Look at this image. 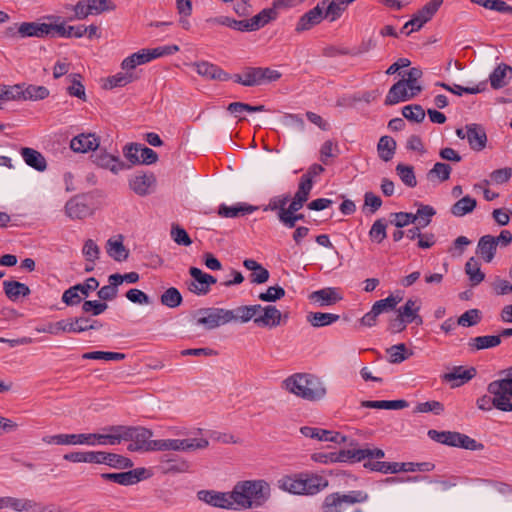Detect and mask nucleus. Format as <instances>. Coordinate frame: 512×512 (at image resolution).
Masks as SVG:
<instances>
[{
	"label": "nucleus",
	"mask_w": 512,
	"mask_h": 512,
	"mask_svg": "<svg viewBox=\"0 0 512 512\" xmlns=\"http://www.w3.org/2000/svg\"><path fill=\"white\" fill-rule=\"evenodd\" d=\"M512 76V67L505 64L500 63L490 74L489 81L490 85L493 89H500L507 85V78H511Z\"/></svg>",
	"instance_id": "72a5a7b5"
},
{
	"label": "nucleus",
	"mask_w": 512,
	"mask_h": 512,
	"mask_svg": "<svg viewBox=\"0 0 512 512\" xmlns=\"http://www.w3.org/2000/svg\"><path fill=\"white\" fill-rule=\"evenodd\" d=\"M125 357L126 355L124 353L109 351H92L86 352L82 355L83 359L106 361H121L125 359Z\"/></svg>",
	"instance_id": "4d7b16f0"
},
{
	"label": "nucleus",
	"mask_w": 512,
	"mask_h": 512,
	"mask_svg": "<svg viewBox=\"0 0 512 512\" xmlns=\"http://www.w3.org/2000/svg\"><path fill=\"white\" fill-rule=\"evenodd\" d=\"M309 300L318 304L320 307H328L336 304L342 300L341 294L337 288L326 287L320 290L313 291L309 295Z\"/></svg>",
	"instance_id": "a211bd4d"
},
{
	"label": "nucleus",
	"mask_w": 512,
	"mask_h": 512,
	"mask_svg": "<svg viewBox=\"0 0 512 512\" xmlns=\"http://www.w3.org/2000/svg\"><path fill=\"white\" fill-rule=\"evenodd\" d=\"M71 332L82 333L88 330H98L102 328V323L91 316L83 313L81 316L71 317Z\"/></svg>",
	"instance_id": "c756f323"
},
{
	"label": "nucleus",
	"mask_w": 512,
	"mask_h": 512,
	"mask_svg": "<svg viewBox=\"0 0 512 512\" xmlns=\"http://www.w3.org/2000/svg\"><path fill=\"white\" fill-rule=\"evenodd\" d=\"M99 138L94 133H82L73 137L70 148L77 153L95 151L99 147Z\"/></svg>",
	"instance_id": "f3484780"
},
{
	"label": "nucleus",
	"mask_w": 512,
	"mask_h": 512,
	"mask_svg": "<svg viewBox=\"0 0 512 512\" xmlns=\"http://www.w3.org/2000/svg\"><path fill=\"white\" fill-rule=\"evenodd\" d=\"M21 38H44L49 35V26L47 23L22 22L20 23Z\"/></svg>",
	"instance_id": "473e14b6"
},
{
	"label": "nucleus",
	"mask_w": 512,
	"mask_h": 512,
	"mask_svg": "<svg viewBox=\"0 0 512 512\" xmlns=\"http://www.w3.org/2000/svg\"><path fill=\"white\" fill-rule=\"evenodd\" d=\"M300 432L305 437L317 439L320 441H329L335 443L345 441V437L338 432H333L330 430L320 429L316 427L303 426L300 428Z\"/></svg>",
	"instance_id": "aec40b11"
},
{
	"label": "nucleus",
	"mask_w": 512,
	"mask_h": 512,
	"mask_svg": "<svg viewBox=\"0 0 512 512\" xmlns=\"http://www.w3.org/2000/svg\"><path fill=\"white\" fill-rule=\"evenodd\" d=\"M428 436L430 439L445 444L452 447H458V438H459V432H452V431H437V430H429Z\"/></svg>",
	"instance_id": "a19ab883"
},
{
	"label": "nucleus",
	"mask_w": 512,
	"mask_h": 512,
	"mask_svg": "<svg viewBox=\"0 0 512 512\" xmlns=\"http://www.w3.org/2000/svg\"><path fill=\"white\" fill-rule=\"evenodd\" d=\"M47 444L56 445H88L87 433L80 434H57L43 438Z\"/></svg>",
	"instance_id": "b1692460"
},
{
	"label": "nucleus",
	"mask_w": 512,
	"mask_h": 512,
	"mask_svg": "<svg viewBox=\"0 0 512 512\" xmlns=\"http://www.w3.org/2000/svg\"><path fill=\"white\" fill-rule=\"evenodd\" d=\"M340 319L338 314L325 313V312H309L307 313L306 320L314 328L326 327Z\"/></svg>",
	"instance_id": "f704fd0d"
},
{
	"label": "nucleus",
	"mask_w": 512,
	"mask_h": 512,
	"mask_svg": "<svg viewBox=\"0 0 512 512\" xmlns=\"http://www.w3.org/2000/svg\"><path fill=\"white\" fill-rule=\"evenodd\" d=\"M387 221L384 218L377 219L370 228L369 237L376 243H381L387 237Z\"/></svg>",
	"instance_id": "680f3d73"
},
{
	"label": "nucleus",
	"mask_w": 512,
	"mask_h": 512,
	"mask_svg": "<svg viewBox=\"0 0 512 512\" xmlns=\"http://www.w3.org/2000/svg\"><path fill=\"white\" fill-rule=\"evenodd\" d=\"M258 311L256 306L242 305L237 308L230 310L232 313V322L247 323L249 321L254 322L255 312Z\"/></svg>",
	"instance_id": "49530a36"
},
{
	"label": "nucleus",
	"mask_w": 512,
	"mask_h": 512,
	"mask_svg": "<svg viewBox=\"0 0 512 512\" xmlns=\"http://www.w3.org/2000/svg\"><path fill=\"white\" fill-rule=\"evenodd\" d=\"M104 464L115 469H126L133 467L131 459L119 454L105 452Z\"/></svg>",
	"instance_id": "13d9d810"
},
{
	"label": "nucleus",
	"mask_w": 512,
	"mask_h": 512,
	"mask_svg": "<svg viewBox=\"0 0 512 512\" xmlns=\"http://www.w3.org/2000/svg\"><path fill=\"white\" fill-rule=\"evenodd\" d=\"M443 0H431L420 9L410 21L401 29V32L410 35L413 31L419 30L427 23L442 5Z\"/></svg>",
	"instance_id": "6e6552de"
},
{
	"label": "nucleus",
	"mask_w": 512,
	"mask_h": 512,
	"mask_svg": "<svg viewBox=\"0 0 512 512\" xmlns=\"http://www.w3.org/2000/svg\"><path fill=\"white\" fill-rule=\"evenodd\" d=\"M258 311L254 315V324L258 327L274 328L281 324L282 313L274 305L254 304Z\"/></svg>",
	"instance_id": "f8f14e48"
},
{
	"label": "nucleus",
	"mask_w": 512,
	"mask_h": 512,
	"mask_svg": "<svg viewBox=\"0 0 512 512\" xmlns=\"http://www.w3.org/2000/svg\"><path fill=\"white\" fill-rule=\"evenodd\" d=\"M466 139L470 148L475 151H481L485 148L487 136L484 128L476 123L466 125Z\"/></svg>",
	"instance_id": "6ab92c4d"
},
{
	"label": "nucleus",
	"mask_w": 512,
	"mask_h": 512,
	"mask_svg": "<svg viewBox=\"0 0 512 512\" xmlns=\"http://www.w3.org/2000/svg\"><path fill=\"white\" fill-rule=\"evenodd\" d=\"M115 8L116 5L111 0H80L75 5L66 6V9L74 12V15L68 18L70 21L84 20L89 15H99Z\"/></svg>",
	"instance_id": "39448f33"
},
{
	"label": "nucleus",
	"mask_w": 512,
	"mask_h": 512,
	"mask_svg": "<svg viewBox=\"0 0 512 512\" xmlns=\"http://www.w3.org/2000/svg\"><path fill=\"white\" fill-rule=\"evenodd\" d=\"M361 406L373 409L399 410L408 407L406 400H365L361 402Z\"/></svg>",
	"instance_id": "4c0bfd02"
},
{
	"label": "nucleus",
	"mask_w": 512,
	"mask_h": 512,
	"mask_svg": "<svg viewBox=\"0 0 512 512\" xmlns=\"http://www.w3.org/2000/svg\"><path fill=\"white\" fill-rule=\"evenodd\" d=\"M475 4L483 6L486 9L512 16V6L503 0H475Z\"/></svg>",
	"instance_id": "052dcab7"
},
{
	"label": "nucleus",
	"mask_w": 512,
	"mask_h": 512,
	"mask_svg": "<svg viewBox=\"0 0 512 512\" xmlns=\"http://www.w3.org/2000/svg\"><path fill=\"white\" fill-rule=\"evenodd\" d=\"M65 214L70 219H84L92 214L91 208L86 203L83 196L77 195L67 201L65 205Z\"/></svg>",
	"instance_id": "dca6fc26"
},
{
	"label": "nucleus",
	"mask_w": 512,
	"mask_h": 512,
	"mask_svg": "<svg viewBox=\"0 0 512 512\" xmlns=\"http://www.w3.org/2000/svg\"><path fill=\"white\" fill-rule=\"evenodd\" d=\"M477 202L471 196H464L454 203L451 207V213L456 217H463L471 213L476 208Z\"/></svg>",
	"instance_id": "37998d69"
},
{
	"label": "nucleus",
	"mask_w": 512,
	"mask_h": 512,
	"mask_svg": "<svg viewBox=\"0 0 512 512\" xmlns=\"http://www.w3.org/2000/svg\"><path fill=\"white\" fill-rule=\"evenodd\" d=\"M277 17V12L274 9H263L257 15L249 19L251 31L259 30L268 24L271 20Z\"/></svg>",
	"instance_id": "c03bdc74"
},
{
	"label": "nucleus",
	"mask_w": 512,
	"mask_h": 512,
	"mask_svg": "<svg viewBox=\"0 0 512 512\" xmlns=\"http://www.w3.org/2000/svg\"><path fill=\"white\" fill-rule=\"evenodd\" d=\"M282 387L289 393L310 402L325 398L327 388L325 383L316 375L310 373H295L282 382Z\"/></svg>",
	"instance_id": "f03ea898"
},
{
	"label": "nucleus",
	"mask_w": 512,
	"mask_h": 512,
	"mask_svg": "<svg viewBox=\"0 0 512 512\" xmlns=\"http://www.w3.org/2000/svg\"><path fill=\"white\" fill-rule=\"evenodd\" d=\"M487 391L497 397L499 411L512 412V385L497 379L488 384Z\"/></svg>",
	"instance_id": "9b49d317"
},
{
	"label": "nucleus",
	"mask_w": 512,
	"mask_h": 512,
	"mask_svg": "<svg viewBox=\"0 0 512 512\" xmlns=\"http://www.w3.org/2000/svg\"><path fill=\"white\" fill-rule=\"evenodd\" d=\"M497 242L492 235L482 236L477 245L476 253L486 262L490 263L496 253Z\"/></svg>",
	"instance_id": "2f4dec72"
},
{
	"label": "nucleus",
	"mask_w": 512,
	"mask_h": 512,
	"mask_svg": "<svg viewBox=\"0 0 512 512\" xmlns=\"http://www.w3.org/2000/svg\"><path fill=\"white\" fill-rule=\"evenodd\" d=\"M116 429H118V425L106 428L107 434L87 433L88 446L120 444L119 431L116 432Z\"/></svg>",
	"instance_id": "a878e982"
},
{
	"label": "nucleus",
	"mask_w": 512,
	"mask_h": 512,
	"mask_svg": "<svg viewBox=\"0 0 512 512\" xmlns=\"http://www.w3.org/2000/svg\"><path fill=\"white\" fill-rule=\"evenodd\" d=\"M377 150L379 157L383 161L388 162L393 158L395 154L396 141L390 136H382L379 139Z\"/></svg>",
	"instance_id": "79ce46f5"
},
{
	"label": "nucleus",
	"mask_w": 512,
	"mask_h": 512,
	"mask_svg": "<svg viewBox=\"0 0 512 512\" xmlns=\"http://www.w3.org/2000/svg\"><path fill=\"white\" fill-rule=\"evenodd\" d=\"M465 272L473 286L480 284L485 278V274L480 269L479 262L474 257H471L466 262Z\"/></svg>",
	"instance_id": "09e8293b"
},
{
	"label": "nucleus",
	"mask_w": 512,
	"mask_h": 512,
	"mask_svg": "<svg viewBox=\"0 0 512 512\" xmlns=\"http://www.w3.org/2000/svg\"><path fill=\"white\" fill-rule=\"evenodd\" d=\"M279 487L292 494L304 495L302 474L298 476H285L279 480Z\"/></svg>",
	"instance_id": "58836bf2"
},
{
	"label": "nucleus",
	"mask_w": 512,
	"mask_h": 512,
	"mask_svg": "<svg viewBox=\"0 0 512 512\" xmlns=\"http://www.w3.org/2000/svg\"><path fill=\"white\" fill-rule=\"evenodd\" d=\"M196 71L199 75L211 80L228 81L231 79L230 74L219 66L205 61L196 64Z\"/></svg>",
	"instance_id": "bb28decb"
},
{
	"label": "nucleus",
	"mask_w": 512,
	"mask_h": 512,
	"mask_svg": "<svg viewBox=\"0 0 512 512\" xmlns=\"http://www.w3.org/2000/svg\"><path fill=\"white\" fill-rule=\"evenodd\" d=\"M367 500L368 494L361 490H352L348 493L334 492L325 496L321 510L322 512H344L347 507Z\"/></svg>",
	"instance_id": "20e7f679"
},
{
	"label": "nucleus",
	"mask_w": 512,
	"mask_h": 512,
	"mask_svg": "<svg viewBox=\"0 0 512 512\" xmlns=\"http://www.w3.org/2000/svg\"><path fill=\"white\" fill-rule=\"evenodd\" d=\"M362 449H348L341 450L337 453H332V460L336 462H360L364 460Z\"/></svg>",
	"instance_id": "864d4df0"
},
{
	"label": "nucleus",
	"mask_w": 512,
	"mask_h": 512,
	"mask_svg": "<svg viewBox=\"0 0 512 512\" xmlns=\"http://www.w3.org/2000/svg\"><path fill=\"white\" fill-rule=\"evenodd\" d=\"M501 343V338L498 335H485V336H477L472 338L469 342V345L475 350H482L493 348Z\"/></svg>",
	"instance_id": "de8ad7c7"
},
{
	"label": "nucleus",
	"mask_w": 512,
	"mask_h": 512,
	"mask_svg": "<svg viewBox=\"0 0 512 512\" xmlns=\"http://www.w3.org/2000/svg\"><path fill=\"white\" fill-rule=\"evenodd\" d=\"M49 90L44 86L29 85L23 88L24 100H42L48 97Z\"/></svg>",
	"instance_id": "338daca9"
},
{
	"label": "nucleus",
	"mask_w": 512,
	"mask_h": 512,
	"mask_svg": "<svg viewBox=\"0 0 512 512\" xmlns=\"http://www.w3.org/2000/svg\"><path fill=\"white\" fill-rule=\"evenodd\" d=\"M33 507L34 500L32 499L7 496L6 509H11L15 512H30Z\"/></svg>",
	"instance_id": "5fc2aeb1"
},
{
	"label": "nucleus",
	"mask_w": 512,
	"mask_h": 512,
	"mask_svg": "<svg viewBox=\"0 0 512 512\" xmlns=\"http://www.w3.org/2000/svg\"><path fill=\"white\" fill-rule=\"evenodd\" d=\"M196 315L197 325H202L208 330L232 322V313L229 309L224 308H201L197 311Z\"/></svg>",
	"instance_id": "423d86ee"
},
{
	"label": "nucleus",
	"mask_w": 512,
	"mask_h": 512,
	"mask_svg": "<svg viewBox=\"0 0 512 512\" xmlns=\"http://www.w3.org/2000/svg\"><path fill=\"white\" fill-rule=\"evenodd\" d=\"M258 209L257 206H253L247 203H237L233 206H227L225 204H221L219 206L218 214L224 218H236L240 216H245L255 212Z\"/></svg>",
	"instance_id": "cd10ccee"
},
{
	"label": "nucleus",
	"mask_w": 512,
	"mask_h": 512,
	"mask_svg": "<svg viewBox=\"0 0 512 512\" xmlns=\"http://www.w3.org/2000/svg\"><path fill=\"white\" fill-rule=\"evenodd\" d=\"M20 154L24 162L31 168L43 172L47 168V161L45 157L37 150L29 147H23Z\"/></svg>",
	"instance_id": "c85d7f7f"
},
{
	"label": "nucleus",
	"mask_w": 512,
	"mask_h": 512,
	"mask_svg": "<svg viewBox=\"0 0 512 512\" xmlns=\"http://www.w3.org/2000/svg\"><path fill=\"white\" fill-rule=\"evenodd\" d=\"M157 451H195L205 449L209 446V441L205 438H187V439H160L156 444Z\"/></svg>",
	"instance_id": "0eeeda50"
},
{
	"label": "nucleus",
	"mask_w": 512,
	"mask_h": 512,
	"mask_svg": "<svg viewBox=\"0 0 512 512\" xmlns=\"http://www.w3.org/2000/svg\"><path fill=\"white\" fill-rule=\"evenodd\" d=\"M93 163L102 169H107L114 174L119 173L121 170L126 168L124 162L118 157L113 156L105 151H97L91 155Z\"/></svg>",
	"instance_id": "2eb2a0df"
},
{
	"label": "nucleus",
	"mask_w": 512,
	"mask_h": 512,
	"mask_svg": "<svg viewBox=\"0 0 512 512\" xmlns=\"http://www.w3.org/2000/svg\"><path fill=\"white\" fill-rule=\"evenodd\" d=\"M3 288L6 296L12 301L17 300L21 296L26 297L31 293L30 288L26 284L18 281L6 280L3 282Z\"/></svg>",
	"instance_id": "e433bc0d"
},
{
	"label": "nucleus",
	"mask_w": 512,
	"mask_h": 512,
	"mask_svg": "<svg viewBox=\"0 0 512 512\" xmlns=\"http://www.w3.org/2000/svg\"><path fill=\"white\" fill-rule=\"evenodd\" d=\"M387 354L389 355V362L398 364L406 360L412 352L407 354V348L404 343H400L397 345H393L387 349Z\"/></svg>",
	"instance_id": "0e129e2a"
},
{
	"label": "nucleus",
	"mask_w": 512,
	"mask_h": 512,
	"mask_svg": "<svg viewBox=\"0 0 512 512\" xmlns=\"http://www.w3.org/2000/svg\"><path fill=\"white\" fill-rule=\"evenodd\" d=\"M120 443L130 441L127 449L131 452L157 451L158 440H151L153 432L141 426L118 425Z\"/></svg>",
	"instance_id": "7ed1b4c3"
},
{
	"label": "nucleus",
	"mask_w": 512,
	"mask_h": 512,
	"mask_svg": "<svg viewBox=\"0 0 512 512\" xmlns=\"http://www.w3.org/2000/svg\"><path fill=\"white\" fill-rule=\"evenodd\" d=\"M146 469L137 468L126 472L119 473H102L101 477L106 481H112L114 483L129 486L138 483L145 478Z\"/></svg>",
	"instance_id": "4468645a"
},
{
	"label": "nucleus",
	"mask_w": 512,
	"mask_h": 512,
	"mask_svg": "<svg viewBox=\"0 0 512 512\" xmlns=\"http://www.w3.org/2000/svg\"><path fill=\"white\" fill-rule=\"evenodd\" d=\"M231 79L243 86L251 87L260 85L258 67H248L242 74L231 76Z\"/></svg>",
	"instance_id": "ea45409f"
},
{
	"label": "nucleus",
	"mask_w": 512,
	"mask_h": 512,
	"mask_svg": "<svg viewBox=\"0 0 512 512\" xmlns=\"http://www.w3.org/2000/svg\"><path fill=\"white\" fill-rule=\"evenodd\" d=\"M475 375V368L465 369L463 366H456L450 372L445 373L442 379L451 383L452 387H459L470 381Z\"/></svg>",
	"instance_id": "412c9836"
},
{
	"label": "nucleus",
	"mask_w": 512,
	"mask_h": 512,
	"mask_svg": "<svg viewBox=\"0 0 512 512\" xmlns=\"http://www.w3.org/2000/svg\"><path fill=\"white\" fill-rule=\"evenodd\" d=\"M107 254L115 261L122 262L127 260L129 251L123 245L121 237L119 239L110 238L106 243Z\"/></svg>",
	"instance_id": "c9c22d12"
},
{
	"label": "nucleus",
	"mask_w": 512,
	"mask_h": 512,
	"mask_svg": "<svg viewBox=\"0 0 512 512\" xmlns=\"http://www.w3.org/2000/svg\"><path fill=\"white\" fill-rule=\"evenodd\" d=\"M182 301V295L175 287L166 289L160 297L161 304L168 308H176L181 305Z\"/></svg>",
	"instance_id": "603ef678"
},
{
	"label": "nucleus",
	"mask_w": 512,
	"mask_h": 512,
	"mask_svg": "<svg viewBox=\"0 0 512 512\" xmlns=\"http://www.w3.org/2000/svg\"><path fill=\"white\" fill-rule=\"evenodd\" d=\"M422 74L420 68L412 67L407 73V78L401 79L409 88V91H412V95H418L422 91V86L418 84V80L422 77Z\"/></svg>",
	"instance_id": "8fccbe9b"
},
{
	"label": "nucleus",
	"mask_w": 512,
	"mask_h": 512,
	"mask_svg": "<svg viewBox=\"0 0 512 512\" xmlns=\"http://www.w3.org/2000/svg\"><path fill=\"white\" fill-rule=\"evenodd\" d=\"M304 495H314L328 487L329 482L323 476L317 474H302Z\"/></svg>",
	"instance_id": "7c9ffc66"
},
{
	"label": "nucleus",
	"mask_w": 512,
	"mask_h": 512,
	"mask_svg": "<svg viewBox=\"0 0 512 512\" xmlns=\"http://www.w3.org/2000/svg\"><path fill=\"white\" fill-rule=\"evenodd\" d=\"M402 115L409 121L420 123L425 118V111L421 105L411 104L402 108Z\"/></svg>",
	"instance_id": "69168bd1"
},
{
	"label": "nucleus",
	"mask_w": 512,
	"mask_h": 512,
	"mask_svg": "<svg viewBox=\"0 0 512 512\" xmlns=\"http://www.w3.org/2000/svg\"><path fill=\"white\" fill-rule=\"evenodd\" d=\"M125 158L132 164L151 165L157 162L158 154L142 144L132 143L123 150Z\"/></svg>",
	"instance_id": "9d476101"
},
{
	"label": "nucleus",
	"mask_w": 512,
	"mask_h": 512,
	"mask_svg": "<svg viewBox=\"0 0 512 512\" xmlns=\"http://www.w3.org/2000/svg\"><path fill=\"white\" fill-rule=\"evenodd\" d=\"M416 95H412V91L404 84V81L399 80L389 89L385 98V105H394L399 102H405Z\"/></svg>",
	"instance_id": "5701e85b"
},
{
	"label": "nucleus",
	"mask_w": 512,
	"mask_h": 512,
	"mask_svg": "<svg viewBox=\"0 0 512 512\" xmlns=\"http://www.w3.org/2000/svg\"><path fill=\"white\" fill-rule=\"evenodd\" d=\"M136 79L137 76L133 72H119L113 76L108 77L104 87L109 89L124 87Z\"/></svg>",
	"instance_id": "a18cd8bd"
},
{
	"label": "nucleus",
	"mask_w": 512,
	"mask_h": 512,
	"mask_svg": "<svg viewBox=\"0 0 512 512\" xmlns=\"http://www.w3.org/2000/svg\"><path fill=\"white\" fill-rule=\"evenodd\" d=\"M396 172L400 177L401 181L408 187H415L417 185L416 176L414 169L410 165L398 164L396 166Z\"/></svg>",
	"instance_id": "e2e57ef3"
},
{
	"label": "nucleus",
	"mask_w": 512,
	"mask_h": 512,
	"mask_svg": "<svg viewBox=\"0 0 512 512\" xmlns=\"http://www.w3.org/2000/svg\"><path fill=\"white\" fill-rule=\"evenodd\" d=\"M155 182L156 178L153 174H138L129 179V187L135 194L146 196Z\"/></svg>",
	"instance_id": "4be33fe9"
},
{
	"label": "nucleus",
	"mask_w": 512,
	"mask_h": 512,
	"mask_svg": "<svg viewBox=\"0 0 512 512\" xmlns=\"http://www.w3.org/2000/svg\"><path fill=\"white\" fill-rule=\"evenodd\" d=\"M235 511L262 507L271 497L270 484L264 479L243 480L233 487Z\"/></svg>",
	"instance_id": "f257e3e1"
},
{
	"label": "nucleus",
	"mask_w": 512,
	"mask_h": 512,
	"mask_svg": "<svg viewBox=\"0 0 512 512\" xmlns=\"http://www.w3.org/2000/svg\"><path fill=\"white\" fill-rule=\"evenodd\" d=\"M417 206L418 209L415 213L416 224L425 228L431 223L433 216L436 214V210L432 206L422 203H418Z\"/></svg>",
	"instance_id": "3c124183"
},
{
	"label": "nucleus",
	"mask_w": 512,
	"mask_h": 512,
	"mask_svg": "<svg viewBox=\"0 0 512 512\" xmlns=\"http://www.w3.org/2000/svg\"><path fill=\"white\" fill-rule=\"evenodd\" d=\"M197 498L212 507L235 510L233 490L230 492L200 490L197 492Z\"/></svg>",
	"instance_id": "1a4fd4ad"
},
{
	"label": "nucleus",
	"mask_w": 512,
	"mask_h": 512,
	"mask_svg": "<svg viewBox=\"0 0 512 512\" xmlns=\"http://www.w3.org/2000/svg\"><path fill=\"white\" fill-rule=\"evenodd\" d=\"M328 0H322L314 8L304 13L298 20L295 31L301 33L308 31L324 19V8Z\"/></svg>",
	"instance_id": "ddd939ff"
},
{
	"label": "nucleus",
	"mask_w": 512,
	"mask_h": 512,
	"mask_svg": "<svg viewBox=\"0 0 512 512\" xmlns=\"http://www.w3.org/2000/svg\"><path fill=\"white\" fill-rule=\"evenodd\" d=\"M108 305L97 300H86L82 304V312L89 316H98L105 312Z\"/></svg>",
	"instance_id": "774afa93"
},
{
	"label": "nucleus",
	"mask_w": 512,
	"mask_h": 512,
	"mask_svg": "<svg viewBox=\"0 0 512 512\" xmlns=\"http://www.w3.org/2000/svg\"><path fill=\"white\" fill-rule=\"evenodd\" d=\"M189 274L193 280L187 282L188 290L198 296L207 295L210 289H207L205 272L197 267H190Z\"/></svg>",
	"instance_id": "393cba45"
},
{
	"label": "nucleus",
	"mask_w": 512,
	"mask_h": 512,
	"mask_svg": "<svg viewBox=\"0 0 512 512\" xmlns=\"http://www.w3.org/2000/svg\"><path fill=\"white\" fill-rule=\"evenodd\" d=\"M37 331L49 333L52 335H59L61 333H72L70 318L63 319L54 323H49L43 328H38Z\"/></svg>",
	"instance_id": "6e6d98bb"
},
{
	"label": "nucleus",
	"mask_w": 512,
	"mask_h": 512,
	"mask_svg": "<svg viewBox=\"0 0 512 512\" xmlns=\"http://www.w3.org/2000/svg\"><path fill=\"white\" fill-rule=\"evenodd\" d=\"M68 78L71 82V85L67 87L68 94L86 101L85 87L81 83V75L74 73L70 74Z\"/></svg>",
	"instance_id": "bf43d9fd"
}]
</instances>
